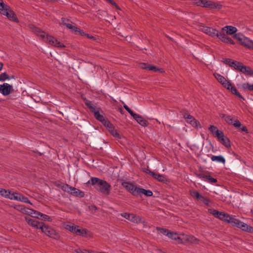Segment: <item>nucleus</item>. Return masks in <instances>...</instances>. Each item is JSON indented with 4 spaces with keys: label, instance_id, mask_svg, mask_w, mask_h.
<instances>
[{
    "label": "nucleus",
    "instance_id": "1",
    "mask_svg": "<svg viewBox=\"0 0 253 253\" xmlns=\"http://www.w3.org/2000/svg\"><path fill=\"white\" fill-rule=\"evenodd\" d=\"M87 183L94 186L96 190L105 195H108L110 192L111 185L105 180L97 177H92Z\"/></svg>",
    "mask_w": 253,
    "mask_h": 253
},
{
    "label": "nucleus",
    "instance_id": "2",
    "mask_svg": "<svg viewBox=\"0 0 253 253\" xmlns=\"http://www.w3.org/2000/svg\"><path fill=\"white\" fill-rule=\"evenodd\" d=\"M30 28L36 34L41 37L45 42L49 43L50 44L58 47H64L63 44L58 42L54 38L46 35L44 32L42 31L39 28H37L34 25L31 26Z\"/></svg>",
    "mask_w": 253,
    "mask_h": 253
},
{
    "label": "nucleus",
    "instance_id": "3",
    "mask_svg": "<svg viewBox=\"0 0 253 253\" xmlns=\"http://www.w3.org/2000/svg\"><path fill=\"white\" fill-rule=\"evenodd\" d=\"M0 13L6 15L10 20L15 22L18 21L13 11L10 9L9 6L5 4L2 0H0Z\"/></svg>",
    "mask_w": 253,
    "mask_h": 253
},
{
    "label": "nucleus",
    "instance_id": "4",
    "mask_svg": "<svg viewBox=\"0 0 253 253\" xmlns=\"http://www.w3.org/2000/svg\"><path fill=\"white\" fill-rule=\"evenodd\" d=\"M62 189L65 192L72 194L74 196L78 197H83L84 196V193L74 187H71L68 184H64L62 186Z\"/></svg>",
    "mask_w": 253,
    "mask_h": 253
},
{
    "label": "nucleus",
    "instance_id": "5",
    "mask_svg": "<svg viewBox=\"0 0 253 253\" xmlns=\"http://www.w3.org/2000/svg\"><path fill=\"white\" fill-rule=\"evenodd\" d=\"M76 226H75L72 224H67L65 225V228L68 231L75 233L78 235L82 236H86L87 231L85 229H80L77 228Z\"/></svg>",
    "mask_w": 253,
    "mask_h": 253
},
{
    "label": "nucleus",
    "instance_id": "6",
    "mask_svg": "<svg viewBox=\"0 0 253 253\" xmlns=\"http://www.w3.org/2000/svg\"><path fill=\"white\" fill-rule=\"evenodd\" d=\"M201 31L204 33L210 36L212 38H217L219 39L220 36L219 31L211 27L203 26L201 28Z\"/></svg>",
    "mask_w": 253,
    "mask_h": 253
},
{
    "label": "nucleus",
    "instance_id": "7",
    "mask_svg": "<svg viewBox=\"0 0 253 253\" xmlns=\"http://www.w3.org/2000/svg\"><path fill=\"white\" fill-rule=\"evenodd\" d=\"M122 186L133 196H138V189L139 188L136 187L133 184L127 182H124L122 183Z\"/></svg>",
    "mask_w": 253,
    "mask_h": 253
},
{
    "label": "nucleus",
    "instance_id": "8",
    "mask_svg": "<svg viewBox=\"0 0 253 253\" xmlns=\"http://www.w3.org/2000/svg\"><path fill=\"white\" fill-rule=\"evenodd\" d=\"M60 24L65 25L68 29L72 30L76 34H82L81 31L80 29L73 26L69 19H66L65 18H62L61 19V22L60 23Z\"/></svg>",
    "mask_w": 253,
    "mask_h": 253
},
{
    "label": "nucleus",
    "instance_id": "9",
    "mask_svg": "<svg viewBox=\"0 0 253 253\" xmlns=\"http://www.w3.org/2000/svg\"><path fill=\"white\" fill-rule=\"evenodd\" d=\"M40 226V229H41L42 232L45 233L47 236L54 238L57 237L58 236L55 231L49 227L45 226L43 222Z\"/></svg>",
    "mask_w": 253,
    "mask_h": 253
},
{
    "label": "nucleus",
    "instance_id": "10",
    "mask_svg": "<svg viewBox=\"0 0 253 253\" xmlns=\"http://www.w3.org/2000/svg\"><path fill=\"white\" fill-rule=\"evenodd\" d=\"M197 242V239L194 236L182 234L180 236L178 243H196Z\"/></svg>",
    "mask_w": 253,
    "mask_h": 253
},
{
    "label": "nucleus",
    "instance_id": "11",
    "mask_svg": "<svg viewBox=\"0 0 253 253\" xmlns=\"http://www.w3.org/2000/svg\"><path fill=\"white\" fill-rule=\"evenodd\" d=\"M13 91V86L7 84H0V93L4 96H7Z\"/></svg>",
    "mask_w": 253,
    "mask_h": 253
},
{
    "label": "nucleus",
    "instance_id": "12",
    "mask_svg": "<svg viewBox=\"0 0 253 253\" xmlns=\"http://www.w3.org/2000/svg\"><path fill=\"white\" fill-rule=\"evenodd\" d=\"M237 29L236 27H233L232 26H226L223 27L221 31H219L220 35L221 36H225L226 34L227 35H232L236 32Z\"/></svg>",
    "mask_w": 253,
    "mask_h": 253
},
{
    "label": "nucleus",
    "instance_id": "13",
    "mask_svg": "<svg viewBox=\"0 0 253 253\" xmlns=\"http://www.w3.org/2000/svg\"><path fill=\"white\" fill-rule=\"evenodd\" d=\"M214 76L224 87L229 89V87L230 86V83L227 81L224 77L217 73L214 74Z\"/></svg>",
    "mask_w": 253,
    "mask_h": 253
},
{
    "label": "nucleus",
    "instance_id": "14",
    "mask_svg": "<svg viewBox=\"0 0 253 253\" xmlns=\"http://www.w3.org/2000/svg\"><path fill=\"white\" fill-rule=\"evenodd\" d=\"M139 67L141 69H147L150 71H152L156 72H159L162 73L163 72V69H160V68L156 67V66H152V65H151L149 64H147L144 63H140L139 65Z\"/></svg>",
    "mask_w": 253,
    "mask_h": 253
},
{
    "label": "nucleus",
    "instance_id": "15",
    "mask_svg": "<svg viewBox=\"0 0 253 253\" xmlns=\"http://www.w3.org/2000/svg\"><path fill=\"white\" fill-rule=\"evenodd\" d=\"M12 200L19 201L21 202H24L26 203H29L32 205V203L30 202V201L28 200V199L22 195L19 194L18 193H15L14 194V195L11 198Z\"/></svg>",
    "mask_w": 253,
    "mask_h": 253
},
{
    "label": "nucleus",
    "instance_id": "16",
    "mask_svg": "<svg viewBox=\"0 0 253 253\" xmlns=\"http://www.w3.org/2000/svg\"><path fill=\"white\" fill-rule=\"evenodd\" d=\"M184 118L186 120L187 122L190 124L192 126L198 127L200 126L199 123L192 116L188 114H185L184 115Z\"/></svg>",
    "mask_w": 253,
    "mask_h": 253
},
{
    "label": "nucleus",
    "instance_id": "17",
    "mask_svg": "<svg viewBox=\"0 0 253 253\" xmlns=\"http://www.w3.org/2000/svg\"><path fill=\"white\" fill-rule=\"evenodd\" d=\"M199 177L202 180L207 181L210 183L213 184L217 182V180L215 178H214L211 176L209 175H206L205 174H199Z\"/></svg>",
    "mask_w": 253,
    "mask_h": 253
},
{
    "label": "nucleus",
    "instance_id": "18",
    "mask_svg": "<svg viewBox=\"0 0 253 253\" xmlns=\"http://www.w3.org/2000/svg\"><path fill=\"white\" fill-rule=\"evenodd\" d=\"M145 172H146L147 173L149 174L152 177L157 179L159 181L164 182L165 180V178L163 175L158 173H156L154 172L151 171L149 169H146L145 171Z\"/></svg>",
    "mask_w": 253,
    "mask_h": 253
},
{
    "label": "nucleus",
    "instance_id": "19",
    "mask_svg": "<svg viewBox=\"0 0 253 253\" xmlns=\"http://www.w3.org/2000/svg\"><path fill=\"white\" fill-rule=\"evenodd\" d=\"M132 117H133V119L138 124H139L140 125H141L142 126H147V125L148 124V122L146 120L143 119V118L141 116H140L138 114L135 113L134 115Z\"/></svg>",
    "mask_w": 253,
    "mask_h": 253
},
{
    "label": "nucleus",
    "instance_id": "20",
    "mask_svg": "<svg viewBox=\"0 0 253 253\" xmlns=\"http://www.w3.org/2000/svg\"><path fill=\"white\" fill-rule=\"evenodd\" d=\"M26 221L30 225L33 227H36L37 228L40 229V226L41 224H42V222H39L37 220H34L30 217H26L25 218Z\"/></svg>",
    "mask_w": 253,
    "mask_h": 253
},
{
    "label": "nucleus",
    "instance_id": "21",
    "mask_svg": "<svg viewBox=\"0 0 253 253\" xmlns=\"http://www.w3.org/2000/svg\"><path fill=\"white\" fill-rule=\"evenodd\" d=\"M228 223L231 224L232 226L238 227L239 228L240 225L242 223L240 220L236 218L233 216H231L230 217H228Z\"/></svg>",
    "mask_w": 253,
    "mask_h": 253
},
{
    "label": "nucleus",
    "instance_id": "22",
    "mask_svg": "<svg viewBox=\"0 0 253 253\" xmlns=\"http://www.w3.org/2000/svg\"><path fill=\"white\" fill-rule=\"evenodd\" d=\"M14 192L11 191H7L4 189H0V195L6 198L12 200V197L14 195Z\"/></svg>",
    "mask_w": 253,
    "mask_h": 253
},
{
    "label": "nucleus",
    "instance_id": "23",
    "mask_svg": "<svg viewBox=\"0 0 253 253\" xmlns=\"http://www.w3.org/2000/svg\"><path fill=\"white\" fill-rule=\"evenodd\" d=\"M239 71L245 75L253 76V71L249 67L242 65Z\"/></svg>",
    "mask_w": 253,
    "mask_h": 253
},
{
    "label": "nucleus",
    "instance_id": "24",
    "mask_svg": "<svg viewBox=\"0 0 253 253\" xmlns=\"http://www.w3.org/2000/svg\"><path fill=\"white\" fill-rule=\"evenodd\" d=\"M241 44L249 48L253 49V41L248 38L246 37Z\"/></svg>",
    "mask_w": 253,
    "mask_h": 253
},
{
    "label": "nucleus",
    "instance_id": "25",
    "mask_svg": "<svg viewBox=\"0 0 253 253\" xmlns=\"http://www.w3.org/2000/svg\"><path fill=\"white\" fill-rule=\"evenodd\" d=\"M239 228L249 233H253V228L243 222H242Z\"/></svg>",
    "mask_w": 253,
    "mask_h": 253
},
{
    "label": "nucleus",
    "instance_id": "26",
    "mask_svg": "<svg viewBox=\"0 0 253 253\" xmlns=\"http://www.w3.org/2000/svg\"><path fill=\"white\" fill-rule=\"evenodd\" d=\"M85 105L88 108H89L90 110L95 114V112L98 111V109L96 105L89 101H87L85 102Z\"/></svg>",
    "mask_w": 253,
    "mask_h": 253
},
{
    "label": "nucleus",
    "instance_id": "27",
    "mask_svg": "<svg viewBox=\"0 0 253 253\" xmlns=\"http://www.w3.org/2000/svg\"><path fill=\"white\" fill-rule=\"evenodd\" d=\"M212 161L224 164L225 160L222 156H212L211 157Z\"/></svg>",
    "mask_w": 253,
    "mask_h": 253
},
{
    "label": "nucleus",
    "instance_id": "28",
    "mask_svg": "<svg viewBox=\"0 0 253 253\" xmlns=\"http://www.w3.org/2000/svg\"><path fill=\"white\" fill-rule=\"evenodd\" d=\"M205 7L213 8H216L217 6L216 4L212 1L211 0H205L204 1L203 6Z\"/></svg>",
    "mask_w": 253,
    "mask_h": 253
},
{
    "label": "nucleus",
    "instance_id": "29",
    "mask_svg": "<svg viewBox=\"0 0 253 253\" xmlns=\"http://www.w3.org/2000/svg\"><path fill=\"white\" fill-rule=\"evenodd\" d=\"M128 220L133 223H138L141 221V219L139 216L131 213L130 215V217L129 218Z\"/></svg>",
    "mask_w": 253,
    "mask_h": 253
},
{
    "label": "nucleus",
    "instance_id": "30",
    "mask_svg": "<svg viewBox=\"0 0 253 253\" xmlns=\"http://www.w3.org/2000/svg\"><path fill=\"white\" fill-rule=\"evenodd\" d=\"M141 194H143L148 197L151 196L153 195V193L151 190H145L144 189L139 188L138 189V195H140Z\"/></svg>",
    "mask_w": 253,
    "mask_h": 253
},
{
    "label": "nucleus",
    "instance_id": "31",
    "mask_svg": "<svg viewBox=\"0 0 253 253\" xmlns=\"http://www.w3.org/2000/svg\"><path fill=\"white\" fill-rule=\"evenodd\" d=\"M228 89L230 90V91L233 94H235V95L237 96L240 98H241L243 100H244V98H243V97L239 93V92L237 91V90L236 89V88L235 87L232 86L231 83H230V86L229 87V89Z\"/></svg>",
    "mask_w": 253,
    "mask_h": 253
},
{
    "label": "nucleus",
    "instance_id": "32",
    "mask_svg": "<svg viewBox=\"0 0 253 253\" xmlns=\"http://www.w3.org/2000/svg\"><path fill=\"white\" fill-rule=\"evenodd\" d=\"M219 39L224 42L230 43L232 44H235L234 42L231 38L227 37L226 36L221 37L220 36Z\"/></svg>",
    "mask_w": 253,
    "mask_h": 253
},
{
    "label": "nucleus",
    "instance_id": "33",
    "mask_svg": "<svg viewBox=\"0 0 253 253\" xmlns=\"http://www.w3.org/2000/svg\"><path fill=\"white\" fill-rule=\"evenodd\" d=\"M219 214H218V217H217L218 218L228 222V217H230L231 215H230L228 214L225 213L224 212H220V213Z\"/></svg>",
    "mask_w": 253,
    "mask_h": 253
},
{
    "label": "nucleus",
    "instance_id": "34",
    "mask_svg": "<svg viewBox=\"0 0 253 253\" xmlns=\"http://www.w3.org/2000/svg\"><path fill=\"white\" fill-rule=\"evenodd\" d=\"M242 65L243 64L240 62L232 60L229 66L232 67H233L236 70H238L239 71L240 68H241V67H242Z\"/></svg>",
    "mask_w": 253,
    "mask_h": 253
},
{
    "label": "nucleus",
    "instance_id": "35",
    "mask_svg": "<svg viewBox=\"0 0 253 253\" xmlns=\"http://www.w3.org/2000/svg\"><path fill=\"white\" fill-rule=\"evenodd\" d=\"M242 65L243 64L240 62L232 60L229 66L232 67H233L236 70H238L239 71L240 68H241V67H242Z\"/></svg>",
    "mask_w": 253,
    "mask_h": 253
},
{
    "label": "nucleus",
    "instance_id": "36",
    "mask_svg": "<svg viewBox=\"0 0 253 253\" xmlns=\"http://www.w3.org/2000/svg\"><path fill=\"white\" fill-rule=\"evenodd\" d=\"M221 118L229 124H232L233 123L234 119L230 116L222 114Z\"/></svg>",
    "mask_w": 253,
    "mask_h": 253
},
{
    "label": "nucleus",
    "instance_id": "37",
    "mask_svg": "<svg viewBox=\"0 0 253 253\" xmlns=\"http://www.w3.org/2000/svg\"><path fill=\"white\" fill-rule=\"evenodd\" d=\"M94 116L97 120L100 121L102 123L106 119L103 115L99 113V111L95 112Z\"/></svg>",
    "mask_w": 253,
    "mask_h": 253
},
{
    "label": "nucleus",
    "instance_id": "38",
    "mask_svg": "<svg viewBox=\"0 0 253 253\" xmlns=\"http://www.w3.org/2000/svg\"><path fill=\"white\" fill-rule=\"evenodd\" d=\"M168 237L174 240L177 241L178 242H179L180 239V236H178L176 233H173L171 232H170L169 233Z\"/></svg>",
    "mask_w": 253,
    "mask_h": 253
},
{
    "label": "nucleus",
    "instance_id": "39",
    "mask_svg": "<svg viewBox=\"0 0 253 253\" xmlns=\"http://www.w3.org/2000/svg\"><path fill=\"white\" fill-rule=\"evenodd\" d=\"M223 145H224L226 147H229L230 146V142L229 139L226 136L222 138V139L220 141Z\"/></svg>",
    "mask_w": 253,
    "mask_h": 253
},
{
    "label": "nucleus",
    "instance_id": "40",
    "mask_svg": "<svg viewBox=\"0 0 253 253\" xmlns=\"http://www.w3.org/2000/svg\"><path fill=\"white\" fill-rule=\"evenodd\" d=\"M233 37L235 39L238 40L240 42L241 44H242L244 40H245V39L246 38V37H245L244 35H243L242 34H240V33L235 34L234 35Z\"/></svg>",
    "mask_w": 253,
    "mask_h": 253
},
{
    "label": "nucleus",
    "instance_id": "41",
    "mask_svg": "<svg viewBox=\"0 0 253 253\" xmlns=\"http://www.w3.org/2000/svg\"><path fill=\"white\" fill-rule=\"evenodd\" d=\"M190 193L192 197H193L198 201L201 196V195L196 190H191L190 191Z\"/></svg>",
    "mask_w": 253,
    "mask_h": 253
},
{
    "label": "nucleus",
    "instance_id": "42",
    "mask_svg": "<svg viewBox=\"0 0 253 253\" xmlns=\"http://www.w3.org/2000/svg\"><path fill=\"white\" fill-rule=\"evenodd\" d=\"M242 87L244 89H248L250 91H253V84L249 83H244L242 84Z\"/></svg>",
    "mask_w": 253,
    "mask_h": 253
},
{
    "label": "nucleus",
    "instance_id": "43",
    "mask_svg": "<svg viewBox=\"0 0 253 253\" xmlns=\"http://www.w3.org/2000/svg\"><path fill=\"white\" fill-rule=\"evenodd\" d=\"M11 78L7 74L6 72L3 73L0 75V81L3 82L7 80H10Z\"/></svg>",
    "mask_w": 253,
    "mask_h": 253
},
{
    "label": "nucleus",
    "instance_id": "44",
    "mask_svg": "<svg viewBox=\"0 0 253 253\" xmlns=\"http://www.w3.org/2000/svg\"><path fill=\"white\" fill-rule=\"evenodd\" d=\"M41 213H42L38 211L32 210V211H31L30 216L39 219V217L41 216Z\"/></svg>",
    "mask_w": 253,
    "mask_h": 253
},
{
    "label": "nucleus",
    "instance_id": "45",
    "mask_svg": "<svg viewBox=\"0 0 253 253\" xmlns=\"http://www.w3.org/2000/svg\"><path fill=\"white\" fill-rule=\"evenodd\" d=\"M209 129V130L212 133V134H213V135L214 136H215V134H216L217 131H219L218 129H217V127L213 125L210 126Z\"/></svg>",
    "mask_w": 253,
    "mask_h": 253
},
{
    "label": "nucleus",
    "instance_id": "46",
    "mask_svg": "<svg viewBox=\"0 0 253 253\" xmlns=\"http://www.w3.org/2000/svg\"><path fill=\"white\" fill-rule=\"evenodd\" d=\"M108 130L112 135H113L114 136H115L116 137H119V134L117 132V131L115 129V128L113 126L110 128H109L108 129Z\"/></svg>",
    "mask_w": 253,
    "mask_h": 253
},
{
    "label": "nucleus",
    "instance_id": "47",
    "mask_svg": "<svg viewBox=\"0 0 253 253\" xmlns=\"http://www.w3.org/2000/svg\"><path fill=\"white\" fill-rule=\"evenodd\" d=\"M157 230H159L161 233L167 236L168 237L169 233H170V231H169L168 229L162 228L160 227H157Z\"/></svg>",
    "mask_w": 253,
    "mask_h": 253
},
{
    "label": "nucleus",
    "instance_id": "48",
    "mask_svg": "<svg viewBox=\"0 0 253 253\" xmlns=\"http://www.w3.org/2000/svg\"><path fill=\"white\" fill-rule=\"evenodd\" d=\"M215 137H216L217 138L218 140L220 142V140L222 139V138L225 137V136L223 133L221 131L219 130L217 131Z\"/></svg>",
    "mask_w": 253,
    "mask_h": 253
},
{
    "label": "nucleus",
    "instance_id": "49",
    "mask_svg": "<svg viewBox=\"0 0 253 253\" xmlns=\"http://www.w3.org/2000/svg\"><path fill=\"white\" fill-rule=\"evenodd\" d=\"M209 212L213 215L215 217H218L219 213H220V211H218L217 210H212V209H209L208 210Z\"/></svg>",
    "mask_w": 253,
    "mask_h": 253
},
{
    "label": "nucleus",
    "instance_id": "50",
    "mask_svg": "<svg viewBox=\"0 0 253 253\" xmlns=\"http://www.w3.org/2000/svg\"><path fill=\"white\" fill-rule=\"evenodd\" d=\"M209 212L213 215L215 217H218L219 213H220V211H218L217 210H212V209H209L208 210Z\"/></svg>",
    "mask_w": 253,
    "mask_h": 253
},
{
    "label": "nucleus",
    "instance_id": "51",
    "mask_svg": "<svg viewBox=\"0 0 253 253\" xmlns=\"http://www.w3.org/2000/svg\"><path fill=\"white\" fill-rule=\"evenodd\" d=\"M21 210L23 212L25 213L26 214H27L29 215L31 214V211H32V209L26 208L25 207H22Z\"/></svg>",
    "mask_w": 253,
    "mask_h": 253
},
{
    "label": "nucleus",
    "instance_id": "52",
    "mask_svg": "<svg viewBox=\"0 0 253 253\" xmlns=\"http://www.w3.org/2000/svg\"><path fill=\"white\" fill-rule=\"evenodd\" d=\"M39 219L48 221H50L51 220V218L49 216L42 213H41V216L39 217Z\"/></svg>",
    "mask_w": 253,
    "mask_h": 253
},
{
    "label": "nucleus",
    "instance_id": "53",
    "mask_svg": "<svg viewBox=\"0 0 253 253\" xmlns=\"http://www.w3.org/2000/svg\"><path fill=\"white\" fill-rule=\"evenodd\" d=\"M77 253H93L91 251L86 250H82L81 249H77L75 250Z\"/></svg>",
    "mask_w": 253,
    "mask_h": 253
},
{
    "label": "nucleus",
    "instance_id": "54",
    "mask_svg": "<svg viewBox=\"0 0 253 253\" xmlns=\"http://www.w3.org/2000/svg\"><path fill=\"white\" fill-rule=\"evenodd\" d=\"M102 124L104 125V126L108 128V129L110 128L113 125L112 124L110 123V122H109L107 119H106Z\"/></svg>",
    "mask_w": 253,
    "mask_h": 253
},
{
    "label": "nucleus",
    "instance_id": "55",
    "mask_svg": "<svg viewBox=\"0 0 253 253\" xmlns=\"http://www.w3.org/2000/svg\"><path fill=\"white\" fill-rule=\"evenodd\" d=\"M124 107L131 116H133L134 115L135 113H134L127 105H125Z\"/></svg>",
    "mask_w": 253,
    "mask_h": 253
},
{
    "label": "nucleus",
    "instance_id": "56",
    "mask_svg": "<svg viewBox=\"0 0 253 253\" xmlns=\"http://www.w3.org/2000/svg\"><path fill=\"white\" fill-rule=\"evenodd\" d=\"M236 127H240L241 126V124L238 120H233V123L232 124Z\"/></svg>",
    "mask_w": 253,
    "mask_h": 253
},
{
    "label": "nucleus",
    "instance_id": "57",
    "mask_svg": "<svg viewBox=\"0 0 253 253\" xmlns=\"http://www.w3.org/2000/svg\"><path fill=\"white\" fill-rule=\"evenodd\" d=\"M204 1V0H196L194 3L198 6H203Z\"/></svg>",
    "mask_w": 253,
    "mask_h": 253
},
{
    "label": "nucleus",
    "instance_id": "58",
    "mask_svg": "<svg viewBox=\"0 0 253 253\" xmlns=\"http://www.w3.org/2000/svg\"><path fill=\"white\" fill-rule=\"evenodd\" d=\"M130 214L126 213V212L122 213L121 214V215L122 217L125 218L127 220L129 219V218L130 217Z\"/></svg>",
    "mask_w": 253,
    "mask_h": 253
},
{
    "label": "nucleus",
    "instance_id": "59",
    "mask_svg": "<svg viewBox=\"0 0 253 253\" xmlns=\"http://www.w3.org/2000/svg\"><path fill=\"white\" fill-rule=\"evenodd\" d=\"M203 203L208 206H211L210 200L206 198L203 201Z\"/></svg>",
    "mask_w": 253,
    "mask_h": 253
},
{
    "label": "nucleus",
    "instance_id": "60",
    "mask_svg": "<svg viewBox=\"0 0 253 253\" xmlns=\"http://www.w3.org/2000/svg\"><path fill=\"white\" fill-rule=\"evenodd\" d=\"M232 61V60L231 59H225L223 60V62L226 64H227V65H230V64L231 63V62Z\"/></svg>",
    "mask_w": 253,
    "mask_h": 253
},
{
    "label": "nucleus",
    "instance_id": "61",
    "mask_svg": "<svg viewBox=\"0 0 253 253\" xmlns=\"http://www.w3.org/2000/svg\"><path fill=\"white\" fill-rule=\"evenodd\" d=\"M206 198L203 196L202 195L201 196L200 198L198 200V201L203 203V201Z\"/></svg>",
    "mask_w": 253,
    "mask_h": 253
},
{
    "label": "nucleus",
    "instance_id": "62",
    "mask_svg": "<svg viewBox=\"0 0 253 253\" xmlns=\"http://www.w3.org/2000/svg\"><path fill=\"white\" fill-rule=\"evenodd\" d=\"M241 130L243 131H247V129L245 126H242L241 128Z\"/></svg>",
    "mask_w": 253,
    "mask_h": 253
},
{
    "label": "nucleus",
    "instance_id": "63",
    "mask_svg": "<svg viewBox=\"0 0 253 253\" xmlns=\"http://www.w3.org/2000/svg\"><path fill=\"white\" fill-rule=\"evenodd\" d=\"M3 67V64L1 63H0V71L2 69Z\"/></svg>",
    "mask_w": 253,
    "mask_h": 253
},
{
    "label": "nucleus",
    "instance_id": "64",
    "mask_svg": "<svg viewBox=\"0 0 253 253\" xmlns=\"http://www.w3.org/2000/svg\"><path fill=\"white\" fill-rule=\"evenodd\" d=\"M110 2L112 4H115V3L112 0H109Z\"/></svg>",
    "mask_w": 253,
    "mask_h": 253
}]
</instances>
